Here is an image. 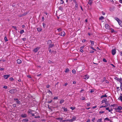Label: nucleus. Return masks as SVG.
<instances>
[{"label": "nucleus", "mask_w": 122, "mask_h": 122, "mask_svg": "<svg viewBox=\"0 0 122 122\" xmlns=\"http://www.w3.org/2000/svg\"><path fill=\"white\" fill-rule=\"evenodd\" d=\"M115 110L117 112H121L120 110H122V107L121 106H118L117 107L115 108Z\"/></svg>", "instance_id": "nucleus-1"}, {"label": "nucleus", "mask_w": 122, "mask_h": 122, "mask_svg": "<svg viewBox=\"0 0 122 122\" xmlns=\"http://www.w3.org/2000/svg\"><path fill=\"white\" fill-rule=\"evenodd\" d=\"M17 90L15 89H12L9 91L10 93L11 94H14L17 92Z\"/></svg>", "instance_id": "nucleus-2"}, {"label": "nucleus", "mask_w": 122, "mask_h": 122, "mask_svg": "<svg viewBox=\"0 0 122 122\" xmlns=\"http://www.w3.org/2000/svg\"><path fill=\"white\" fill-rule=\"evenodd\" d=\"M34 111L33 110H32L30 109H29L28 111H27V113L28 114H31L32 116H35V115L34 113H32V112Z\"/></svg>", "instance_id": "nucleus-3"}, {"label": "nucleus", "mask_w": 122, "mask_h": 122, "mask_svg": "<svg viewBox=\"0 0 122 122\" xmlns=\"http://www.w3.org/2000/svg\"><path fill=\"white\" fill-rule=\"evenodd\" d=\"M59 35L64 36H65V33L64 31H62L61 33L59 34Z\"/></svg>", "instance_id": "nucleus-4"}, {"label": "nucleus", "mask_w": 122, "mask_h": 122, "mask_svg": "<svg viewBox=\"0 0 122 122\" xmlns=\"http://www.w3.org/2000/svg\"><path fill=\"white\" fill-rule=\"evenodd\" d=\"M40 47H37L35 49H34L33 51L35 52H37L38 50L40 49Z\"/></svg>", "instance_id": "nucleus-5"}, {"label": "nucleus", "mask_w": 122, "mask_h": 122, "mask_svg": "<svg viewBox=\"0 0 122 122\" xmlns=\"http://www.w3.org/2000/svg\"><path fill=\"white\" fill-rule=\"evenodd\" d=\"M116 53V51L115 49H112V54L113 55H115Z\"/></svg>", "instance_id": "nucleus-6"}, {"label": "nucleus", "mask_w": 122, "mask_h": 122, "mask_svg": "<svg viewBox=\"0 0 122 122\" xmlns=\"http://www.w3.org/2000/svg\"><path fill=\"white\" fill-rule=\"evenodd\" d=\"M107 101V99L105 98H104L103 99V100L102 101V103H103L105 102V103L106 104H107V102H106Z\"/></svg>", "instance_id": "nucleus-7"}, {"label": "nucleus", "mask_w": 122, "mask_h": 122, "mask_svg": "<svg viewBox=\"0 0 122 122\" xmlns=\"http://www.w3.org/2000/svg\"><path fill=\"white\" fill-rule=\"evenodd\" d=\"M27 116V114L26 113L22 114L21 115V117L23 118H26Z\"/></svg>", "instance_id": "nucleus-8"}, {"label": "nucleus", "mask_w": 122, "mask_h": 122, "mask_svg": "<svg viewBox=\"0 0 122 122\" xmlns=\"http://www.w3.org/2000/svg\"><path fill=\"white\" fill-rule=\"evenodd\" d=\"M10 76V75H3V77L5 79H7Z\"/></svg>", "instance_id": "nucleus-9"}, {"label": "nucleus", "mask_w": 122, "mask_h": 122, "mask_svg": "<svg viewBox=\"0 0 122 122\" xmlns=\"http://www.w3.org/2000/svg\"><path fill=\"white\" fill-rule=\"evenodd\" d=\"M114 79L118 81H121L122 80V78H120V79H119V78H118L117 77H115L114 78Z\"/></svg>", "instance_id": "nucleus-10"}, {"label": "nucleus", "mask_w": 122, "mask_h": 122, "mask_svg": "<svg viewBox=\"0 0 122 122\" xmlns=\"http://www.w3.org/2000/svg\"><path fill=\"white\" fill-rule=\"evenodd\" d=\"M29 121V119L27 118H25L23 119L22 120V122H27Z\"/></svg>", "instance_id": "nucleus-11"}, {"label": "nucleus", "mask_w": 122, "mask_h": 122, "mask_svg": "<svg viewBox=\"0 0 122 122\" xmlns=\"http://www.w3.org/2000/svg\"><path fill=\"white\" fill-rule=\"evenodd\" d=\"M54 46V44H49V48H52L53 47V46Z\"/></svg>", "instance_id": "nucleus-12"}, {"label": "nucleus", "mask_w": 122, "mask_h": 122, "mask_svg": "<svg viewBox=\"0 0 122 122\" xmlns=\"http://www.w3.org/2000/svg\"><path fill=\"white\" fill-rule=\"evenodd\" d=\"M76 117L75 116H73L72 118L71 119L72 121L73 122L74 121H75L76 120Z\"/></svg>", "instance_id": "nucleus-13"}, {"label": "nucleus", "mask_w": 122, "mask_h": 122, "mask_svg": "<svg viewBox=\"0 0 122 122\" xmlns=\"http://www.w3.org/2000/svg\"><path fill=\"white\" fill-rule=\"evenodd\" d=\"M92 0H89V2L88 3V4L90 5H91L92 3Z\"/></svg>", "instance_id": "nucleus-14"}, {"label": "nucleus", "mask_w": 122, "mask_h": 122, "mask_svg": "<svg viewBox=\"0 0 122 122\" xmlns=\"http://www.w3.org/2000/svg\"><path fill=\"white\" fill-rule=\"evenodd\" d=\"M17 63L18 64H20L21 62V61L20 59L17 60Z\"/></svg>", "instance_id": "nucleus-15"}, {"label": "nucleus", "mask_w": 122, "mask_h": 122, "mask_svg": "<svg viewBox=\"0 0 122 122\" xmlns=\"http://www.w3.org/2000/svg\"><path fill=\"white\" fill-rule=\"evenodd\" d=\"M105 27L107 29H109V26L108 24H106L105 25Z\"/></svg>", "instance_id": "nucleus-16"}, {"label": "nucleus", "mask_w": 122, "mask_h": 122, "mask_svg": "<svg viewBox=\"0 0 122 122\" xmlns=\"http://www.w3.org/2000/svg\"><path fill=\"white\" fill-rule=\"evenodd\" d=\"M70 70L69 69L67 68L66 69L65 71V72L66 73H68L69 71Z\"/></svg>", "instance_id": "nucleus-17"}, {"label": "nucleus", "mask_w": 122, "mask_h": 122, "mask_svg": "<svg viewBox=\"0 0 122 122\" xmlns=\"http://www.w3.org/2000/svg\"><path fill=\"white\" fill-rule=\"evenodd\" d=\"M104 97H107V96L106 94L104 95H102L101 97V98H102Z\"/></svg>", "instance_id": "nucleus-18"}, {"label": "nucleus", "mask_w": 122, "mask_h": 122, "mask_svg": "<svg viewBox=\"0 0 122 122\" xmlns=\"http://www.w3.org/2000/svg\"><path fill=\"white\" fill-rule=\"evenodd\" d=\"M37 30L38 32H40L41 31L42 29L41 28H37Z\"/></svg>", "instance_id": "nucleus-19"}, {"label": "nucleus", "mask_w": 122, "mask_h": 122, "mask_svg": "<svg viewBox=\"0 0 122 122\" xmlns=\"http://www.w3.org/2000/svg\"><path fill=\"white\" fill-rule=\"evenodd\" d=\"M119 25L121 26H122V22L120 20L118 22Z\"/></svg>", "instance_id": "nucleus-20"}, {"label": "nucleus", "mask_w": 122, "mask_h": 122, "mask_svg": "<svg viewBox=\"0 0 122 122\" xmlns=\"http://www.w3.org/2000/svg\"><path fill=\"white\" fill-rule=\"evenodd\" d=\"M114 19L116 20L118 22L120 20L118 18L116 17H115Z\"/></svg>", "instance_id": "nucleus-21"}, {"label": "nucleus", "mask_w": 122, "mask_h": 122, "mask_svg": "<svg viewBox=\"0 0 122 122\" xmlns=\"http://www.w3.org/2000/svg\"><path fill=\"white\" fill-rule=\"evenodd\" d=\"M52 43V41L51 40H49L47 41V44H51Z\"/></svg>", "instance_id": "nucleus-22"}, {"label": "nucleus", "mask_w": 122, "mask_h": 122, "mask_svg": "<svg viewBox=\"0 0 122 122\" xmlns=\"http://www.w3.org/2000/svg\"><path fill=\"white\" fill-rule=\"evenodd\" d=\"M64 100L63 99H61L60 101V104H62L64 102Z\"/></svg>", "instance_id": "nucleus-23"}, {"label": "nucleus", "mask_w": 122, "mask_h": 122, "mask_svg": "<svg viewBox=\"0 0 122 122\" xmlns=\"http://www.w3.org/2000/svg\"><path fill=\"white\" fill-rule=\"evenodd\" d=\"M62 108L63 109L64 111V112H66L67 111V109L66 108L64 107H63Z\"/></svg>", "instance_id": "nucleus-24"}, {"label": "nucleus", "mask_w": 122, "mask_h": 122, "mask_svg": "<svg viewBox=\"0 0 122 122\" xmlns=\"http://www.w3.org/2000/svg\"><path fill=\"white\" fill-rule=\"evenodd\" d=\"M85 78L84 79H87L89 78V76H87V75H86L85 76Z\"/></svg>", "instance_id": "nucleus-25"}, {"label": "nucleus", "mask_w": 122, "mask_h": 122, "mask_svg": "<svg viewBox=\"0 0 122 122\" xmlns=\"http://www.w3.org/2000/svg\"><path fill=\"white\" fill-rule=\"evenodd\" d=\"M90 41L91 43V45L92 46H93L94 45V42L93 41H92L91 40H90Z\"/></svg>", "instance_id": "nucleus-26"}, {"label": "nucleus", "mask_w": 122, "mask_h": 122, "mask_svg": "<svg viewBox=\"0 0 122 122\" xmlns=\"http://www.w3.org/2000/svg\"><path fill=\"white\" fill-rule=\"evenodd\" d=\"M106 79V78H105V77H104L103 78L102 80H101V82H103Z\"/></svg>", "instance_id": "nucleus-27"}, {"label": "nucleus", "mask_w": 122, "mask_h": 122, "mask_svg": "<svg viewBox=\"0 0 122 122\" xmlns=\"http://www.w3.org/2000/svg\"><path fill=\"white\" fill-rule=\"evenodd\" d=\"M78 4L77 3L76 4L75 6V10L77 9V8L78 7Z\"/></svg>", "instance_id": "nucleus-28"}, {"label": "nucleus", "mask_w": 122, "mask_h": 122, "mask_svg": "<svg viewBox=\"0 0 122 122\" xmlns=\"http://www.w3.org/2000/svg\"><path fill=\"white\" fill-rule=\"evenodd\" d=\"M99 20H103L104 19V17L102 16H101V17L99 18Z\"/></svg>", "instance_id": "nucleus-29"}, {"label": "nucleus", "mask_w": 122, "mask_h": 122, "mask_svg": "<svg viewBox=\"0 0 122 122\" xmlns=\"http://www.w3.org/2000/svg\"><path fill=\"white\" fill-rule=\"evenodd\" d=\"M58 9H59V10H60L62 11L63 10V8L61 6H60L59 7Z\"/></svg>", "instance_id": "nucleus-30"}, {"label": "nucleus", "mask_w": 122, "mask_h": 122, "mask_svg": "<svg viewBox=\"0 0 122 122\" xmlns=\"http://www.w3.org/2000/svg\"><path fill=\"white\" fill-rule=\"evenodd\" d=\"M104 120H107L108 121H110V120L108 117H106L105 118Z\"/></svg>", "instance_id": "nucleus-31"}, {"label": "nucleus", "mask_w": 122, "mask_h": 122, "mask_svg": "<svg viewBox=\"0 0 122 122\" xmlns=\"http://www.w3.org/2000/svg\"><path fill=\"white\" fill-rule=\"evenodd\" d=\"M119 82L120 84V88H122V82L121 81H120Z\"/></svg>", "instance_id": "nucleus-32"}, {"label": "nucleus", "mask_w": 122, "mask_h": 122, "mask_svg": "<svg viewBox=\"0 0 122 122\" xmlns=\"http://www.w3.org/2000/svg\"><path fill=\"white\" fill-rule=\"evenodd\" d=\"M4 40H5V41L6 42L8 41V40L7 39L6 36H5L4 38Z\"/></svg>", "instance_id": "nucleus-33"}, {"label": "nucleus", "mask_w": 122, "mask_h": 122, "mask_svg": "<svg viewBox=\"0 0 122 122\" xmlns=\"http://www.w3.org/2000/svg\"><path fill=\"white\" fill-rule=\"evenodd\" d=\"M57 30H58V31L59 32L60 31L62 30V29L61 28H59L58 29H57Z\"/></svg>", "instance_id": "nucleus-34"}, {"label": "nucleus", "mask_w": 122, "mask_h": 122, "mask_svg": "<svg viewBox=\"0 0 122 122\" xmlns=\"http://www.w3.org/2000/svg\"><path fill=\"white\" fill-rule=\"evenodd\" d=\"M24 32V31L23 30H21L20 31V33L21 34H22Z\"/></svg>", "instance_id": "nucleus-35"}, {"label": "nucleus", "mask_w": 122, "mask_h": 122, "mask_svg": "<svg viewBox=\"0 0 122 122\" xmlns=\"http://www.w3.org/2000/svg\"><path fill=\"white\" fill-rule=\"evenodd\" d=\"M72 73L74 74H75L76 73V71L75 70H72Z\"/></svg>", "instance_id": "nucleus-36"}, {"label": "nucleus", "mask_w": 122, "mask_h": 122, "mask_svg": "<svg viewBox=\"0 0 122 122\" xmlns=\"http://www.w3.org/2000/svg\"><path fill=\"white\" fill-rule=\"evenodd\" d=\"M111 32L112 33H113L115 32L114 30L112 28H111Z\"/></svg>", "instance_id": "nucleus-37"}, {"label": "nucleus", "mask_w": 122, "mask_h": 122, "mask_svg": "<svg viewBox=\"0 0 122 122\" xmlns=\"http://www.w3.org/2000/svg\"><path fill=\"white\" fill-rule=\"evenodd\" d=\"M62 118H61V117H58V118H56V119L57 120H62Z\"/></svg>", "instance_id": "nucleus-38"}, {"label": "nucleus", "mask_w": 122, "mask_h": 122, "mask_svg": "<svg viewBox=\"0 0 122 122\" xmlns=\"http://www.w3.org/2000/svg\"><path fill=\"white\" fill-rule=\"evenodd\" d=\"M119 98L120 99L121 101H122V96H120L119 97Z\"/></svg>", "instance_id": "nucleus-39"}, {"label": "nucleus", "mask_w": 122, "mask_h": 122, "mask_svg": "<svg viewBox=\"0 0 122 122\" xmlns=\"http://www.w3.org/2000/svg\"><path fill=\"white\" fill-rule=\"evenodd\" d=\"M95 118L94 117L92 119V121L93 122H95Z\"/></svg>", "instance_id": "nucleus-40"}, {"label": "nucleus", "mask_w": 122, "mask_h": 122, "mask_svg": "<svg viewBox=\"0 0 122 122\" xmlns=\"http://www.w3.org/2000/svg\"><path fill=\"white\" fill-rule=\"evenodd\" d=\"M102 118H101V119H98L97 121V122H99V121H102Z\"/></svg>", "instance_id": "nucleus-41"}, {"label": "nucleus", "mask_w": 122, "mask_h": 122, "mask_svg": "<svg viewBox=\"0 0 122 122\" xmlns=\"http://www.w3.org/2000/svg\"><path fill=\"white\" fill-rule=\"evenodd\" d=\"M70 108L72 110H74L75 108V107H71Z\"/></svg>", "instance_id": "nucleus-42"}, {"label": "nucleus", "mask_w": 122, "mask_h": 122, "mask_svg": "<svg viewBox=\"0 0 122 122\" xmlns=\"http://www.w3.org/2000/svg\"><path fill=\"white\" fill-rule=\"evenodd\" d=\"M61 2L60 3L61 4H63L64 3V1L63 0H60Z\"/></svg>", "instance_id": "nucleus-43"}, {"label": "nucleus", "mask_w": 122, "mask_h": 122, "mask_svg": "<svg viewBox=\"0 0 122 122\" xmlns=\"http://www.w3.org/2000/svg\"><path fill=\"white\" fill-rule=\"evenodd\" d=\"M106 105H105V106H106V107L108 106H110V105L109 104H108L107 103V104H106Z\"/></svg>", "instance_id": "nucleus-44"}, {"label": "nucleus", "mask_w": 122, "mask_h": 122, "mask_svg": "<svg viewBox=\"0 0 122 122\" xmlns=\"http://www.w3.org/2000/svg\"><path fill=\"white\" fill-rule=\"evenodd\" d=\"M69 121L70 122H72V120L71 119H67V121Z\"/></svg>", "instance_id": "nucleus-45"}, {"label": "nucleus", "mask_w": 122, "mask_h": 122, "mask_svg": "<svg viewBox=\"0 0 122 122\" xmlns=\"http://www.w3.org/2000/svg\"><path fill=\"white\" fill-rule=\"evenodd\" d=\"M103 61H104V62H107V61L105 58H103Z\"/></svg>", "instance_id": "nucleus-46"}, {"label": "nucleus", "mask_w": 122, "mask_h": 122, "mask_svg": "<svg viewBox=\"0 0 122 122\" xmlns=\"http://www.w3.org/2000/svg\"><path fill=\"white\" fill-rule=\"evenodd\" d=\"M94 92V90L93 89H91L90 91V93H92V92Z\"/></svg>", "instance_id": "nucleus-47"}, {"label": "nucleus", "mask_w": 122, "mask_h": 122, "mask_svg": "<svg viewBox=\"0 0 122 122\" xmlns=\"http://www.w3.org/2000/svg\"><path fill=\"white\" fill-rule=\"evenodd\" d=\"M12 27L14 29L16 30H17V29H16V26H12Z\"/></svg>", "instance_id": "nucleus-48"}, {"label": "nucleus", "mask_w": 122, "mask_h": 122, "mask_svg": "<svg viewBox=\"0 0 122 122\" xmlns=\"http://www.w3.org/2000/svg\"><path fill=\"white\" fill-rule=\"evenodd\" d=\"M85 46H83L81 47L80 48V49H83Z\"/></svg>", "instance_id": "nucleus-49"}, {"label": "nucleus", "mask_w": 122, "mask_h": 122, "mask_svg": "<svg viewBox=\"0 0 122 122\" xmlns=\"http://www.w3.org/2000/svg\"><path fill=\"white\" fill-rule=\"evenodd\" d=\"M104 112L103 111H100L99 112V113L101 114V113H104Z\"/></svg>", "instance_id": "nucleus-50"}, {"label": "nucleus", "mask_w": 122, "mask_h": 122, "mask_svg": "<svg viewBox=\"0 0 122 122\" xmlns=\"http://www.w3.org/2000/svg\"><path fill=\"white\" fill-rule=\"evenodd\" d=\"M16 102L18 104H20V101L18 100Z\"/></svg>", "instance_id": "nucleus-51"}, {"label": "nucleus", "mask_w": 122, "mask_h": 122, "mask_svg": "<svg viewBox=\"0 0 122 122\" xmlns=\"http://www.w3.org/2000/svg\"><path fill=\"white\" fill-rule=\"evenodd\" d=\"M48 92L51 93L52 95V92H51L50 90H48Z\"/></svg>", "instance_id": "nucleus-52"}, {"label": "nucleus", "mask_w": 122, "mask_h": 122, "mask_svg": "<svg viewBox=\"0 0 122 122\" xmlns=\"http://www.w3.org/2000/svg\"><path fill=\"white\" fill-rule=\"evenodd\" d=\"M43 26L44 27H45L46 26V24L44 23H43Z\"/></svg>", "instance_id": "nucleus-53"}, {"label": "nucleus", "mask_w": 122, "mask_h": 122, "mask_svg": "<svg viewBox=\"0 0 122 122\" xmlns=\"http://www.w3.org/2000/svg\"><path fill=\"white\" fill-rule=\"evenodd\" d=\"M52 102V100H51L50 101H49L48 102H47L48 103H51Z\"/></svg>", "instance_id": "nucleus-54"}, {"label": "nucleus", "mask_w": 122, "mask_h": 122, "mask_svg": "<svg viewBox=\"0 0 122 122\" xmlns=\"http://www.w3.org/2000/svg\"><path fill=\"white\" fill-rule=\"evenodd\" d=\"M27 14V12L25 13H24L23 14V16L25 15H26Z\"/></svg>", "instance_id": "nucleus-55"}, {"label": "nucleus", "mask_w": 122, "mask_h": 122, "mask_svg": "<svg viewBox=\"0 0 122 122\" xmlns=\"http://www.w3.org/2000/svg\"><path fill=\"white\" fill-rule=\"evenodd\" d=\"M10 81H12L14 80V79L12 77H11L10 78Z\"/></svg>", "instance_id": "nucleus-56"}, {"label": "nucleus", "mask_w": 122, "mask_h": 122, "mask_svg": "<svg viewBox=\"0 0 122 122\" xmlns=\"http://www.w3.org/2000/svg\"><path fill=\"white\" fill-rule=\"evenodd\" d=\"M7 86H4L3 87V88L5 89H6L7 88Z\"/></svg>", "instance_id": "nucleus-57"}, {"label": "nucleus", "mask_w": 122, "mask_h": 122, "mask_svg": "<svg viewBox=\"0 0 122 122\" xmlns=\"http://www.w3.org/2000/svg\"><path fill=\"white\" fill-rule=\"evenodd\" d=\"M58 97H54L53 99H56V100H57V99H58Z\"/></svg>", "instance_id": "nucleus-58"}, {"label": "nucleus", "mask_w": 122, "mask_h": 122, "mask_svg": "<svg viewBox=\"0 0 122 122\" xmlns=\"http://www.w3.org/2000/svg\"><path fill=\"white\" fill-rule=\"evenodd\" d=\"M91 48L93 50H94V51H96V50L94 49L93 47H92V46H91Z\"/></svg>", "instance_id": "nucleus-59"}, {"label": "nucleus", "mask_w": 122, "mask_h": 122, "mask_svg": "<svg viewBox=\"0 0 122 122\" xmlns=\"http://www.w3.org/2000/svg\"><path fill=\"white\" fill-rule=\"evenodd\" d=\"M106 106H102L100 107V108H102L103 107H106Z\"/></svg>", "instance_id": "nucleus-60"}, {"label": "nucleus", "mask_w": 122, "mask_h": 122, "mask_svg": "<svg viewBox=\"0 0 122 122\" xmlns=\"http://www.w3.org/2000/svg\"><path fill=\"white\" fill-rule=\"evenodd\" d=\"M44 17H42V21H44Z\"/></svg>", "instance_id": "nucleus-61"}, {"label": "nucleus", "mask_w": 122, "mask_h": 122, "mask_svg": "<svg viewBox=\"0 0 122 122\" xmlns=\"http://www.w3.org/2000/svg\"><path fill=\"white\" fill-rule=\"evenodd\" d=\"M13 106L14 107H15L16 106V104H14L13 105Z\"/></svg>", "instance_id": "nucleus-62"}, {"label": "nucleus", "mask_w": 122, "mask_h": 122, "mask_svg": "<svg viewBox=\"0 0 122 122\" xmlns=\"http://www.w3.org/2000/svg\"><path fill=\"white\" fill-rule=\"evenodd\" d=\"M42 75L41 74H39L38 75H37V76L38 77H39L40 76H41Z\"/></svg>", "instance_id": "nucleus-63"}, {"label": "nucleus", "mask_w": 122, "mask_h": 122, "mask_svg": "<svg viewBox=\"0 0 122 122\" xmlns=\"http://www.w3.org/2000/svg\"><path fill=\"white\" fill-rule=\"evenodd\" d=\"M86 41V40H85L84 39H83L82 41V42L83 43H84L85 42V41Z\"/></svg>", "instance_id": "nucleus-64"}]
</instances>
